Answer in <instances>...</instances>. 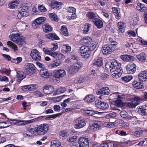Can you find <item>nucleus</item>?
Wrapping results in <instances>:
<instances>
[{
  "label": "nucleus",
  "instance_id": "nucleus-1",
  "mask_svg": "<svg viewBox=\"0 0 147 147\" xmlns=\"http://www.w3.org/2000/svg\"><path fill=\"white\" fill-rule=\"evenodd\" d=\"M105 68L108 71L111 73L113 78H117L120 77L122 73L121 64L116 60L107 63L105 65Z\"/></svg>",
  "mask_w": 147,
  "mask_h": 147
},
{
  "label": "nucleus",
  "instance_id": "nucleus-2",
  "mask_svg": "<svg viewBox=\"0 0 147 147\" xmlns=\"http://www.w3.org/2000/svg\"><path fill=\"white\" fill-rule=\"evenodd\" d=\"M83 63L80 61L77 62L71 65L69 68L68 71L70 74H74L78 72L83 67Z\"/></svg>",
  "mask_w": 147,
  "mask_h": 147
},
{
  "label": "nucleus",
  "instance_id": "nucleus-3",
  "mask_svg": "<svg viewBox=\"0 0 147 147\" xmlns=\"http://www.w3.org/2000/svg\"><path fill=\"white\" fill-rule=\"evenodd\" d=\"M48 130V126L47 124H42L37 127L36 132L38 135H42L47 133Z\"/></svg>",
  "mask_w": 147,
  "mask_h": 147
},
{
  "label": "nucleus",
  "instance_id": "nucleus-4",
  "mask_svg": "<svg viewBox=\"0 0 147 147\" xmlns=\"http://www.w3.org/2000/svg\"><path fill=\"white\" fill-rule=\"evenodd\" d=\"M96 45L95 44H92L89 46H83L80 47L79 51L80 53L90 52V51L93 50L96 48Z\"/></svg>",
  "mask_w": 147,
  "mask_h": 147
},
{
  "label": "nucleus",
  "instance_id": "nucleus-5",
  "mask_svg": "<svg viewBox=\"0 0 147 147\" xmlns=\"http://www.w3.org/2000/svg\"><path fill=\"white\" fill-rule=\"evenodd\" d=\"M111 96L113 97H116L117 98V99L113 102L114 104L117 107H122L123 106V102L121 99L122 98L119 95H118V93H114L112 94L111 95Z\"/></svg>",
  "mask_w": 147,
  "mask_h": 147
},
{
  "label": "nucleus",
  "instance_id": "nucleus-6",
  "mask_svg": "<svg viewBox=\"0 0 147 147\" xmlns=\"http://www.w3.org/2000/svg\"><path fill=\"white\" fill-rule=\"evenodd\" d=\"M35 66L33 64L28 63L25 67L24 71L27 74L32 75L33 74V71L35 70Z\"/></svg>",
  "mask_w": 147,
  "mask_h": 147
},
{
  "label": "nucleus",
  "instance_id": "nucleus-7",
  "mask_svg": "<svg viewBox=\"0 0 147 147\" xmlns=\"http://www.w3.org/2000/svg\"><path fill=\"white\" fill-rule=\"evenodd\" d=\"M46 18L44 17H40L35 19L32 23V26L34 28H38L39 25L44 22Z\"/></svg>",
  "mask_w": 147,
  "mask_h": 147
},
{
  "label": "nucleus",
  "instance_id": "nucleus-8",
  "mask_svg": "<svg viewBox=\"0 0 147 147\" xmlns=\"http://www.w3.org/2000/svg\"><path fill=\"white\" fill-rule=\"evenodd\" d=\"M95 104L98 108L103 110L107 109L109 107L108 104L102 102L100 100H97L95 101Z\"/></svg>",
  "mask_w": 147,
  "mask_h": 147
},
{
  "label": "nucleus",
  "instance_id": "nucleus-9",
  "mask_svg": "<svg viewBox=\"0 0 147 147\" xmlns=\"http://www.w3.org/2000/svg\"><path fill=\"white\" fill-rule=\"evenodd\" d=\"M30 55L33 59L36 61L40 60L41 59L39 52L35 49L31 50Z\"/></svg>",
  "mask_w": 147,
  "mask_h": 147
},
{
  "label": "nucleus",
  "instance_id": "nucleus-10",
  "mask_svg": "<svg viewBox=\"0 0 147 147\" xmlns=\"http://www.w3.org/2000/svg\"><path fill=\"white\" fill-rule=\"evenodd\" d=\"M102 125V123L100 121H96L92 124L90 126V129L93 131L98 130Z\"/></svg>",
  "mask_w": 147,
  "mask_h": 147
},
{
  "label": "nucleus",
  "instance_id": "nucleus-11",
  "mask_svg": "<svg viewBox=\"0 0 147 147\" xmlns=\"http://www.w3.org/2000/svg\"><path fill=\"white\" fill-rule=\"evenodd\" d=\"M88 140L84 138H80L79 139L78 143L80 147H89V142Z\"/></svg>",
  "mask_w": 147,
  "mask_h": 147
},
{
  "label": "nucleus",
  "instance_id": "nucleus-12",
  "mask_svg": "<svg viewBox=\"0 0 147 147\" xmlns=\"http://www.w3.org/2000/svg\"><path fill=\"white\" fill-rule=\"evenodd\" d=\"M112 45H103L102 48V52L104 55L110 54L112 52Z\"/></svg>",
  "mask_w": 147,
  "mask_h": 147
},
{
  "label": "nucleus",
  "instance_id": "nucleus-13",
  "mask_svg": "<svg viewBox=\"0 0 147 147\" xmlns=\"http://www.w3.org/2000/svg\"><path fill=\"white\" fill-rule=\"evenodd\" d=\"M96 93L98 95L102 96L108 95L110 94V90L108 87H103L98 90Z\"/></svg>",
  "mask_w": 147,
  "mask_h": 147
},
{
  "label": "nucleus",
  "instance_id": "nucleus-14",
  "mask_svg": "<svg viewBox=\"0 0 147 147\" xmlns=\"http://www.w3.org/2000/svg\"><path fill=\"white\" fill-rule=\"evenodd\" d=\"M126 69L129 74H133L136 70V65L134 63H129L127 66Z\"/></svg>",
  "mask_w": 147,
  "mask_h": 147
},
{
  "label": "nucleus",
  "instance_id": "nucleus-15",
  "mask_svg": "<svg viewBox=\"0 0 147 147\" xmlns=\"http://www.w3.org/2000/svg\"><path fill=\"white\" fill-rule=\"evenodd\" d=\"M86 125V123L84 119H78L76 121V124L75 126V127L76 128L80 129L81 128L84 126Z\"/></svg>",
  "mask_w": 147,
  "mask_h": 147
},
{
  "label": "nucleus",
  "instance_id": "nucleus-16",
  "mask_svg": "<svg viewBox=\"0 0 147 147\" xmlns=\"http://www.w3.org/2000/svg\"><path fill=\"white\" fill-rule=\"evenodd\" d=\"M140 98L138 97H136L134 98V100L132 102H129L128 105L130 108L135 107L139 103Z\"/></svg>",
  "mask_w": 147,
  "mask_h": 147
},
{
  "label": "nucleus",
  "instance_id": "nucleus-17",
  "mask_svg": "<svg viewBox=\"0 0 147 147\" xmlns=\"http://www.w3.org/2000/svg\"><path fill=\"white\" fill-rule=\"evenodd\" d=\"M54 90V88L51 86H45L43 88V92L45 94H51Z\"/></svg>",
  "mask_w": 147,
  "mask_h": 147
},
{
  "label": "nucleus",
  "instance_id": "nucleus-18",
  "mask_svg": "<svg viewBox=\"0 0 147 147\" xmlns=\"http://www.w3.org/2000/svg\"><path fill=\"white\" fill-rule=\"evenodd\" d=\"M80 41L83 45H86V46H89L92 44H94L92 42V40L91 38L89 37L84 38L81 40Z\"/></svg>",
  "mask_w": 147,
  "mask_h": 147
},
{
  "label": "nucleus",
  "instance_id": "nucleus-19",
  "mask_svg": "<svg viewBox=\"0 0 147 147\" xmlns=\"http://www.w3.org/2000/svg\"><path fill=\"white\" fill-rule=\"evenodd\" d=\"M89 80L88 77L87 76H81L79 78H77L75 80V82L77 84L83 83Z\"/></svg>",
  "mask_w": 147,
  "mask_h": 147
},
{
  "label": "nucleus",
  "instance_id": "nucleus-20",
  "mask_svg": "<svg viewBox=\"0 0 147 147\" xmlns=\"http://www.w3.org/2000/svg\"><path fill=\"white\" fill-rule=\"evenodd\" d=\"M138 78L142 81H145L147 80V71H142L138 76Z\"/></svg>",
  "mask_w": 147,
  "mask_h": 147
},
{
  "label": "nucleus",
  "instance_id": "nucleus-21",
  "mask_svg": "<svg viewBox=\"0 0 147 147\" xmlns=\"http://www.w3.org/2000/svg\"><path fill=\"white\" fill-rule=\"evenodd\" d=\"M39 74L41 77L44 78H48L49 76L47 69H42L40 70Z\"/></svg>",
  "mask_w": 147,
  "mask_h": 147
},
{
  "label": "nucleus",
  "instance_id": "nucleus-22",
  "mask_svg": "<svg viewBox=\"0 0 147 147\" xmlns=\"http://www.w3.org/2000/svg\"><path fill=\"white\" fill-rule=\"evenodd\" d=\"M62 5L61 3L58 2L55 0H53L51 1V6L53 9H60L61 8V5Z\"/></svg>",
  "mask_w": 147,
  "mask_h": 147
},
{
  "label": "nucleus",
  "instance_id": "nucleus-23",
  "mask_svg": "<svg viewBox=\"0 0 147 147\" xmlns=\"http://www.w3.org/2000/svg\"><path fill=\"white\" fill-rule=\"evenodd\" d=\"M33 122L32 120L27 121L16 120L15 122V124L17 125H26Z\"/></svg>",
  "mask_w": 147,
  "mask_h": 147
},
{
  "label": "nucleus",
  "instance_id": "nucleus-24",
  "mask_svg": "<svg viewBox=\"0 0 147 147\" xmlns=\"http://www.w3.org/2000/svg\"><path fill=\"white\" fill-rule=\"evenodd\" d=\"M121 59L124 61H130L134 59V57L128 55H123L121 56Z\"/></svg>",
  "mask_w": 147,
  "mask_h": 147
},
{
  "label": "nucleus",
  "instance_id": "nucleus-25",
  "mask_svg": "<svg viewBox=\"0 0 147 147\" xmlns=\"http://www.w3.org/2000/svg\"><path fill=\"white\" fill-rule=\"evenodd\" d=\"M61 64V63L60 60L57 59L54 61L53 63L50 64L48 65V67L50 69H54L59 65Z\"/></svg>",
  "mask_w": 147,
  "mask_h": 147
},
{
  "label": "nucleus",
  "instance_id": "nucleus-26",
  "mask_svg": "<svg viewBox=\"0 0 147 147\" xmlns=\"http://www.w3.org/2000/svg\"><path fill=\"white\" fill-rule=\"evenodd\" d=\"M103 59L102 58H98L95 59L94 61L93 65L94 66L99 67L102 64Z\"/></svg>",
  "mask_w": 147,
  "mask_h": 147
},
{
  "label": "nucleus",
  "instance_id": "nucleus-27",
  "mask_svg": "<svg viewBox=\"0 0 147 147\" xmlns=\"http://www.w3.org/2000/svg\"><path fill=\"white\" fill-rule=\"evenodd\" d=\"M119 29V32L121 33H123L125 31L126 27L125 24L123 22H119L117 24Z\"/></svg>",
  "mask_w": 147,
  "mask_h": 147
},
{
  "label": "nucleus",
  "instance_id": "nucleus-28",
  "mask_svg": "<svg viewBox=\"0 0 147 147\" xmlns=\"http://www.w3.org/2000/svg\"><path fill=\"white\" fill-rule=\"evenodd\" d=\"M93 22L98 28H101L102 27V22L100 19L97 18H95L93 20Z\"/></svg>",
  "mask_w": 147,
  "mask_h": 147
},
{
  "label": "nucleus",
  "instance_id": "nucleus-29",
  "mask_svg": "<svg viewBox=\"0 0 147 147\" xmlns=\"http://www.w3.org/2000/svg\"><path fill=\"white\" fill-rule=\"evenodd\" d=\"M143 84L140 81H134L132 83L133 86L136 89H141L144 88Z\"/></svg>",
  "mask_w": 147,
  "mask_h": 147
},
{
  "label": "nucleus",
  "instance_id": "nucleus-30",
  "mask_svg": "<svg viewBox=\"0 0 147 147\" xmlns=\"http://www.w3.org/2000/svg\"><path fill=\"white\" fill-rule=\"evenodd\" d=\"M95 100V97L93 95L90 94L87 95L84 99V100L87 102H92Z\"/></svg>",
  "mask_w": 147,
  "mask_h": 147
},
{
  "label": "nucleus",
  "instance_id": "nucleus-31",
  "mask_svg": "<svg viewBox=\"0 0 147 147\" xmlns=\"http://www.w3.org/2000/svg\"><path fill=\"white\" fill-rule=\"evenodd\" d=\"M64 70L59 69L57 71L54 75V77L57 78H59L64 76Z\"/></svg>",
  "mask_w": 147,
  "mask_h": 147
},
{
  "label": "nucleus",
  "instance_id": "nucleus-32",
  "mask_svg": "<svg viewBox=\"0 0 147 147\" xmlns=\"http://www.w3.org/2000/svg\"><path fill=\"white\" fill-rule=\"evenodd\" d=\"M9 37L11 40L16 43L19 38H20V35L18 34H12Z\"/></svg>",
  "mask_w": 147,
  "mask_h": 147
},
{
  "label": "nucleus",
  "instance_id": "nucleus-33",
  "mask_svg": "<svg viewBox=\"0 0 147 147\" xmlns=\"http://www.w3.org/2000/svg\"><path fill=\"white\" fill-rule=\"evenodd\" d=\"M43 30L44 32L47 33L52 31V27L48 24H44L42 25Z\"/></svg>",
  "mask_w": 147,
  "mask_h": 147
},
{
  "label": "nucleus",
  "instance_id": "nucleus-34",
  "mask_svg": "<svg viewBox=\"0 0 147 147\" xmlns=\"http://www.w3.org/2000/svg\"><path fill=\"white\" fill-rule=\"evenodd\" d=\"M136 57L139 60L142 62H144L146 61V55L144 53H142L137 55Z\"/></svg>",
  "mask_w": 147,
  "mask_h": 147
},
{
  "label": "nucleus",
  "instance_id": "nucleus-35",
  "mask_svg": "<svg viewBox=\"0 0 147 147\" xmlns=\"http://www.w3.org/2000/svg\"><path fill=\"white\" fill-rule=\"evenodd\" d=\"M18 80V82L20 81L25 77V75L24 72L21 71H19L17 72Z\"/></svg>",
  "mask_w": 147,
  "mask_h": 147
},
{
  "label": "nucleus",
  "instance_id": "nucleus-36",
  "mask_svg": "<svg viewBox=\"0 0 147 147\" xmlns=\"http://www.w3.org/2000/svg\"><path fill=\"white\" fill-rule=\"evenodd\" d=\"M47 37L48 38L52 40H58L59 39V37L56 34L52 33L47 34Z\"/></svg>",
  "mask_w": 147,
  "mask_h": 147
},
{
  "label": "nucleus",
  "instance_id": "nucleus-37",
  "mask_svg": "<svg viewBox=\"0 0 147 147\" xmlns=\"http://www.w3.org/2000/svg\"><path fill=\"white\" fill-rule=\"evenodd\" d=\"M11 122L9 121L0 123V128L7 127L11 125Z\"/></svg>",
  "mask_w": 147,
  "mask_h": 147
},
{
  "label": "nucleus",
  "instance_id": "nucleus-38",
  "mask_svg": "<svg viewBox=\"0 0 147 147\" xmlns=\"http://www.w3.org/2000/svg\"><path fill=\"white\" fill-rule=\"evenodd\" d=\"M115 123L114 122H105L102 123L104 126L108 128L114 127L115 125Z\"/></svg>",
  "mask_w": 147,
  "mask_h": 147
},
{
  "label": "nucleus",
  "instance_id": "nucleus-39",
  "mask_svg": "<svg viewBox=\"0 0 147 147\" xmlns=\"http://www.w3.org/2000/svg\"><path fill=\"white\" fill-rule=\"evenodd\" d=\"M61 145L59 141L56 140H53L51 142V147H59Z\"/></svg>",
  "mask_w": 147,
  "mask_h": 147
},
{
  "label": "nucleus",
  "instance_id": "nucleus-40",
  "mask_svg": "<svg viewBox=\"0 0 147 147\" xmlns=\"http://www.w3.org/2000/svg\"><path fill=\"white\" fill-rule=\"evenodd\" d=\"M136 9L142 12L145 10L146 7H145L144 4L138 3L136 6Z\"/></svg>",
  "mask_w": 147,
  "mask_h": 147
},
{
  "label": "nucleus",
  "instance_id": "nucleus-41",
  "mask_svg": "<svg viewBox=\"0 0 147 147\" xmlns=\"http://www.w3.org/2000/svg\"><path fill=\"white\" fill-rule=\"evenodd\" d=\"M19 2V0H17L9 3L8 4L9 7L10 9H13L16 7L17 6V4Z\"/></svg>",
  "mask_w": 147,
  "mask_h": 147
},
{
  "label": "nucleus",
  "instance_id": "nucleus-42",
  "mask_svg": "<svg viewBox=\"0 0 147 147\" xmlns=\"http://www.w3.org/2000/svg\"><path fill=\"white\" fill-rule=\"evenodd\" d=\"M21 12L18 11H14L13 13V15L14 17L16 19H20L21 18Z\"/></svg>",
  "mask_w": 147,
  "mask_h": 147
},
{
  "label": "nucleus",
  "instance_id": "nucleus-43",
  "mask_svg": "<svg viewBox=\"0 0 147 147\" xmlns=\"http://www.w3.org/2000/svg\"><path fill=\"white\" fill-rule=\"evenodd\" d=\"M133 78L131 76H125L122 78V80L125 82H127L130 81Z\"/></svg>",
  "mask_w": 147,
  "mask_h": 147
},
{
  "label": "nucleus",
  "instance_id": "nucleus-44",
  "mask_svg": "<svg viewBox=\"0 0 147 147\" xmlns=\"http://www.w3.org/2000/svg\"><path fill=\"white\" fill-rule=\"evenodd\" d=\"M116 114L115 112L107 114L105 116V118L107 119L116 117Z\"/></svg>",
  "mask_w": 147,
  "mask_h": 147
},
{
  "label": "nucleus",
  "instance_id": "nucleus-45",
  "mask_svg": "<svg viewBox=\"0 0 147 147\" xmlns=\"http://www.w3.org/2000/svg\"><path fill=\"white\" fill-rule=\"evenodd\" d=\"M87 17L89 19H92L96 17L94 13L92 12H88L86 14Z\"/></svg>",
  "mask_w": 147,
  "mask_h": 147
},
{
  "label": "nucleus",
  "instance_id": "nucleus-46",
  "mask_svg": "<svg viewBox=\"0 0 147 147\" xmlns=\"http://www.w3.org/2000/svg\"><path fill=\"white\" fill-rule=\"evenodd\" d=\"M64 92V88H58L55 92H54L53 95H56L59 94L60 93H63Z\"/></svg>",
  "mask_w": 147,
  "mask_h": 147
},
{
  "label": "nucleus",
  "instance_id": "nucleus-47",
  "mask_svg": "<svg viewBox=\"0 0 147 147\" xmlns=\"http://www.w3.org/2000/svg\"><path fill=\"white\" fill-rule=\"evenodd\" d=\"M7 45L9 46H11L12 47V48L14 49L15 51H16V50H17V47L16 45L13 43L12 42L10 41H8L7 42Z\"/></svg>",
  "mask_w": 147,
  "mask_h": 147
},
{
  "label": "nucleus",
  "instance_id": "nucleus-48",
  "mask_svg": "<svg viewBox=\"0 0 147 147\" xmlns=\"http://www.w3.org/2000/svg\"><path fill=\"white\" fill-rule=\"evenodd\" d=\"M81 55L83 58H88L90 55V52H83L82 53H80Z\"/></svg>",
  "mask_w": 147,
  "mask_h": 147
},
{
  "label": "nucleus",
  "instance_id": "nucleus-49",
  "mask_svg": "<svg viewBox=\"0 0 147 147\" xmlns=\"http://www.w3.org/2000/svg\"><path fill=\"white\" fill-rule=\"evenodd\" d=\"M66 10L69 13L75 12L76 10V9L75 8L71 7H67V8H66Z\"/></svg>",
  "mask_w": 147,
  "mask_h": 147
},
{
  "label": "nucleus",
  "instance_id": "nucleus-50",
  "mask_svg": "<svg viewBox=\"0 0 147 147\" xmlns=\"http://www.w3.org/2000/svg\"><path fill=\"white\" fill-rule=\"evenodd\" d=\"M91 26V24H86L85 26V28L84 30V33L86 34L89 30V28Z\"/></svg>",
  "mask_w": 147,
  "mask_h": 147
},
{
  "label": "nucleus",
  "instance_id": "nucleus-51",
  "mask_svg": "<svg viewBox=\"0 0 147 147\" xmlns=\"http://www.w3.org/2000/svg\"><path fill=\"white\" fill-rule=\"evenodd\" d=\"M140 111V114L142 115L147 116V113L146 112V109L144 108H140V110H138Z\"/></svg>",
  "mask_w": 147,
  "mask_h": 147
},
{
  "label": "nucleus",
  "instance_id": "nucleus-52",
  "mask_svg": "<svg viewBox=\"0 0 147 147\" xmlns=\"http://www.w3.org/2000/svg\"><path fill=\"white\" fill-rule=\"evenodd\" d=\"M24 39L23 37L22 36L20 37V38H19V39L18 40L16 43L18 45H22L24 43Z\"/></svg>",
  "mask_w": 147,
  "mask_h": 147
},
{
  "label": "nucleus",
  "instance_id": "nucleus-53",
  "mask_svg": "<svg viewBox=\"0 0 147 147\" xmlns=\"http://www.w3.org/2000/svg\"><path fill=\"white\" fill-rule=\"evenodd\" d=\"M64 96V95H63L61 96H59L55 98H52V100L55 102H57L61 100L63 98V96Z\"/></svg>",
  "mask_w": 147,
  "mask_h": 147
},
{
  "label": "nucleus",
  "instance_id": "nucleus-54",
  "mask_svg": "<svg viewBox=\"0 0 147 147\" xmlns=\"http://www.w3.org/2000/svg\"><path fill=\"white\" fill-rule=\"evenodd\" d=\"M121 117L123 118H126L128 116L127 113L125 111H121L120 113Z\"/></svg>",
  "mask_w": 147,
  "mask_h": 147
},
{
  "label": "nucleus",
  "instance_id": "nucleus-55",
  "mask_svg": "<svg viewBox=\"0 0 147 147\" xmlns=\"http://www.w3.org/2000/svg\"><path fill=\"white\" fill-rule=\"evenodd\" d=\"M62 114V113H57L56 114H54L51 115L49 116L48 117H47V118L50 119L53 118H55L57 117H59Z\"/></svg>",
  "mask_w": 147,
  "mask_h": 147
},
{
  "label": "nucleus",
  "instance_id": "nucleus-56",
  "mask_svg": "<svg viewBox=\"0 0 147 147\" xmlns=\"http://www.w3.org/2000/svg\"><path fill=\"white\" fill-rule=\"evenodd\" d=\"M51 51L50 53L49 54V55L55 58H57L58 55V53L57 52H52L51 51Z\"/></svg>",
  "mask_w": 147,
  "mask_h": 147
},
{
  "label": "nucleus",
  "instance_id": "nucleus-57",
  "mask_svg": "<svg viewBox=\"0 0 147 147\" xmlns=\"http://www.w3.org/2000/svg\"><path fill=\"white\" fill-rule=\"evenodd\" d=\"M65 46L66 47V50H65V52L66 53H70L71 51V47L68 44L65 45Z\"/></svg>",
  "mask_w": 147,
  "mask_h": 147
},
{
  "label": "nucleus",
  "instance_id": "nucleus-58",
  "mask_svg": "<svg viewBox=\"0 0 147 147\" xmlns=\"http://www.w3.org/2000/svg\"><path fill=\"white\" fill-rule=\"evenodd\" d=\"M0 71L1 73H4L7 75L9 74L10 72V70H9L6 69H3L1 70Z\"/></svg>",
  "mask_w": 147,
  "mask_h": 147
},
{
  "label": "nucleus",
  "instance_id": "nucleus-59",
  "mask_svg": "<svg viewBox=\"0 0 147 147\" xmlns=\"http://www.w3.org/2000/svg\"><path fill=\"white\" fill-rule=\"evenodd\" d=\"M38 9L41 12H44L47 10L45 7L42 5L38 6Z\"/></svg>",
  "mask_w": 147,
  "mask_h": 147
},
{
  "label": "nucleus",
  "instance_id": "nucleus-60",
  "mask_svg": "<svg viewBox=\"0 0 147 147\" xmlns=\"http://www.w3.org/2000/svg\"><path fill=\"white\" fill-rule=\"evenodd\" d=\"M138 40L143 45H147V41L144 40L142 38H140L138 39Z\"/></svg>",
  "mask_w": 147,
  "mask_h": 147
},
{
  "label": "nucleus",
  "instance_id": "nucleus-61",
  "mask_svg": "<svg viewBox=\"0 0 147 147\" xmlns=\"http://www.w3.org/2000/svg\"><path fill=\"white\" fill-rule=\"evenodd\" d=\"M24 136L28 138L32 136V133L29 131H25L23 133Z\"/></svg>",
  "mask_w": 147,
  "mask_h": 147
},
{
  "label": "nucleus",
  "instance_id": "nucleus-62",
  "mask_svg": "<svg viewBox=\"0 0 147 147\" xmlns=\"http://www.w3.org/2000/svg\"><path fill=\"white\" fill-rule=\"evenodd\" d=\"M142 134V132L138 131H136L134 133L133 135L135 137L138 138L140 137L141 135Z\"/></svg>",
  "mask_w": 147,
  "mask_h": 147
},
{
  "label": "nucleus",
  "instance_id": "nucleus-63",
  "mask_svg": "<svg viewBox=\"0 0 147 147\" xmlns=\"http://www.w3.org/2000/svg\"><path fill=\"white\" fill-rule=\"evenodd\" d=\"M76 140V136H74L69 138L67 139V141L69 142H73Z\"/></svg>",
  "mask_w": 147,
  "mask_h": 147
},
{
  "label": "nucleus",
  "instance_id": "nucleus-64",
  "mask_svg": "<svg viewBox=\"0 0 147 147\" xmlns=\"http://www.w3.org/2000/svg\"><path fill=\"white\" fill-rule=\"evenodd\" d=\"M34 95L40 97H42L43 96V94H41L39 91H36L33 92Z\"/></svg>",
  "mask_w": 147,
  "mask_h": 147
}]
</instances>
